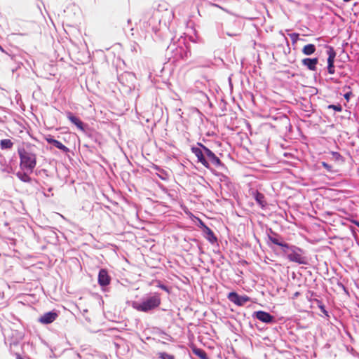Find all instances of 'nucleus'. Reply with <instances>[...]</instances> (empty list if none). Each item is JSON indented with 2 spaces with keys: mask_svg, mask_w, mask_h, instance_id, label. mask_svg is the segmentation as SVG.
<instances>
[{
  "mask_svg": "<svg viewBox=\"0 0 359 359\" xmlns=\"http://www.w3.org/2000/svg\"><path fill=\"white\" fill-rule=\"evenodd\" d=\"M18 154L20 158L21 169L32 172L36 165V154L24 147L18 148Z\"/></svg>",
  "mask_w": 359,
  "mask_h": 359,
  "instance_id": "obj_1",
  "label": "nucleus"
},
{
  "mask_svg": "<svg viewBox=\"0 0 359 359\" xmlns=\"http://www.w3.org/2000/svg\"><path fill=\"white\" fill-rule=\"evenodd\" d=\"M161 304V299L158 296L155 295L151 297L139 304L135 306V309L139 311L147 312L158 307Z\"/></svg>",
  "mask_w": 359,
  "mask_h": 359,
  "instance_id": "obj_2",
  "label": "nucleus"
},
{
  "mask_svg": "<svg viewBox=\"0 0 359 359\" xmlns=\"http://www.w3.org/2000/svg\"><path fill=\"white\" fill-rule=\"evenodd\" d=\"M228 299L236 305L242 306L250 301V298L246 295L239 296L236 292H231L228 294Z\"/></svg>",
  "mask_w": 359,
  "mask_h": 359,
  "instance_id": "obj_3",
  "label": "nucleus"
},
{
  "mask_svg": "<svg viewBox=\"0 0 359 359\" xmlns=\"http://www.w3.org/2000/svg\"><path fill=\"white\" fill-rule=\"evenodd\" d=\"M198 145L203 149L205 156L213 165H215L216 167H219L223 165L221 160L210 149L201 143H198Z\"/></svg>",
  "mask_w": 359,
  "mask_h": 359,
  "instance_id": "obj_4",
  "label": "nucleus"
},
{
  "mask_svg": "<svg viewBox=\"0 0 359 359\" xmlns=\"http://www.w3.org/2000/svg\"><path fill=\"white\" fill-rule=\"evenodd\" d=\"M191 150L192 153L196 156L198 162L201 163L205 168H210V163L206 160L204 151L201 147L200 148L193 147H191Z\"/></svg>",
  "mask_w": 359,
  "mask_h": 359,
  "instance_id": "obj_5",
  "label": "nucleus"
},
{
  "mask_svg": "<svg viewBox=\"0 0 359 359\" xmlns=\"http://www.w3.org/2000/svg\"><path fill=\"white\" fill-rule=\"evenodd\" d=\"M327 71L328 73L330 74H334V58L336 57V52L334 51V48L332 47L329 48V50H327Z\"/></svg>",
  "mask_w": 359,
  "mask_h": 359,
  "instance_id": "obj_6",
  "label": "nucleus"
},
{
  "mask_svg": "<svg viewBox=\"0 0 359 359\" xmlns=\"http://www.w3.org/2000/svg\"><path fill=\"white\" fill-rule=\"evenodd\" d=\"M98 283L102 287L107 286L110 284L111 277L108 274L107 269H102L98 274Z\"/></svg>",
  "mask_w": 359,
  "mask_h": 359,
  "instance_id": "obj_7",
  "label": "nucleus"
},
{
  "mask_svg": "<svg viewBox=\"0 0 359 359\" xmlns=\"http://www.w3.org/2000/svg\"><path fill=\"white\" fill-rule=\"evenodd\" d=\"M57 313L56 312L50 311L44 313L39 318V322L42 324H50L55 320L57 318Z\"/></svg>",
  "mask_w": 359,
  "mask_h": 359,
  "instance_id": "obj_8",
  "label": "nucleus"
},
{
  "mask_svg": "<svg viewBox=\"0 0 359 359\" xmlns=\"http://www.w3.org/2000/svg\"><path fill=\"white\" fill-rule=\"evenodd\" d=\"M67 118L73 124H74L77 127L78 129H79L81 131H85L84 123L82 122V121L79 118L74 116L70 111L67 112Z\"/></svg>",
  "mask_w": 359,
  "mask_h": 359,
  "instance_id": "obj_9",
  "label": "nucleus"
},
{
  "mask_svg": "<svg viewBox=\"0 0 359 359\" xmlns=\"http://www.w3.org/2000/svg\"><path fill=\"white\" fill-rule=\"evenodd\" d=\"M255 317L263 323H271L273 320V316H272L270 313L259 311L255 313Z\"/></svg>",
  "mask_w": 359,
  "mask_h": 359,
  "instance_id": "obj_10",
  "label": "nucleus"
},
{
  "mask_svg": "<svg viewBox=\"0 0 359 359\" xmlns=\"http://www.w3.org/2000/svg\"><path fill=\"white\" fill-rule=\"evenodd\" d=\"M302 63L309 70L315 71L316 69V65L318 63V59L317 57L304 58L302 60Z\"/></svg>",
  "mask_w": 359,
  "mask_h": 359,
  "instance_id": "obj_11",
  "label": "nucleus"
},
{
  "mask_svg": "<svg viewBox=\"0 0 359 359\" xmlns=\"http://www.w3.org/2000/svg\"><path fill=\"white\" fill-rule=\"evenodd\" d=\"M46 140L49 144H53L55 147L63 151L64 152L69 151V149L65 145H64L62 143H61L58 140L53 139L50 135L47 136L46 137Z\"/></svg>",
  "mask_w": 359,
  "mask_h": 359,
  "instance_id": "obj_12",
  "label": "nucleus"
},
{
  "mask_svg": "<svg viewBox=\"0 0 359 359\" xmlns=\"http://www.w3.org/2000/svg\"><path fill=\"white\" fill-rule=\"evenodd\" d=\"M287 258L290 261L294 262L298 264H305L304 258L298 252H292L287 255Z\"/></svg>",
  "mask_w": 359,
  "mask_h": 359,
  "instance_id": "obj_13",
  "label": "nucleus"
},
{
  "mask_svg": "<svg viewBox=\"0 0 359 359\" xmlns=\"http://www.w3.org/2000/svg\"><path fill=\"white\" fill-rule=\"evenodd\" d=\"M203 231L205 234V238L211 243H214L217 241V237L215 236L213 231L207 226L203 224Z\"/></svg>",
  "mask_w": 359,
  "mask_h": 359,
  "instance_id": "obj_14",
  "label": "nucleus"
},
{
  "mask_svg": "<svg viewBox=\"0 0 359 359\" xmlns=\"http://www.w3.org/2000/svg\"><path fill=\"white\" fill-rule=\"evenodd\" d=\"M269 241L275 245H279L283 248H288L289 245L286 243L280 241L281 238H280L276 234L273 233V235H269L268 236Z\"/></svg>",
  "mask_w": 359,
  "mask_h": 359,
  "instance_id": "obj_15",
  "label": "nucleus"
},
{
  "mask_svg": "<svg viewBox=\"0 0 359 359\" xmlns=\"http://www.w3.org/2000/svg\"><path fill=\"white\" fill-rule=\"evenodd\" d=\"M252 195L255 197L257 203L262 207L264 208L266 205V202L265 201V197L263 194L259 192L258 191H252Z\"/></svg>",
  "mask_w": 359,
  "mask_h": 359,
  "instance_id": "obj_16",
  "label": "nucleus"
},
{
  "mask_svg": "<svg viewBox=\"0 0 359 359\" xmlns=\"http://www.w3.org/2000/svg\"><path fill=\"white\" fill-rule=\"evenodd\" d=\"M192 352L201 359H208L205 351L201 348H198L195 346H191Z\"/></svg>",
  "mask_w": 359,
  "mask_h": 359,
  "instance_id": "obj_17",
  "label": "nucleus"
},
{
  "mask_svg": "<svg viewBox=\"0 0 359 359\" xmlns=\"http://www.w3.org/2000/svg\"><path fill=\"white\" fill-rule=\"evenodd\" d=\"M316 46L314 44L305 45L302 48V53L306 55H311L316 52Z\"/></svg>",
  "mask_w": 359,
  "mask_h": 359,
  "instance_id": "obj_18",
  "label": "nucleus"
},
{
  "mask_svg": "<svg viewBox=\"0 0 359 359\" xmlns=\"http://www.w3.org/2000/svg\"><path fill=\"white\" fill-rule=\"evenodd\" d=\"M13 146V143L9 139H4L1 140L0 147L1 149H11Z\"/></svg>",
  "mask_w": 359,
  "mask_h": 359,
  "instance_id": "obj_19",
  "label": "nucleus"
},
{
  "mask_svg": "<svg viewBox=\"0 0 359 359\" xmlns=\"http://www.w3.org/2000/svg\"><path fill=\"white\" fill-rule=\"evenodd\" d=\"M16 175L21 181L24 182H31V177L25 172H18Z\"/></svg>",
  "mask_w": 359,
  "mask_h": 359,
  "instance_id": "obj_20",
  "label": "nucleus"
},
{
  "mask_svg": "<svg viewBox=\"0 0 359 359\" xmlns=\"http://www.w3.org/2000/svg\"><path fill=\"white\" fill-rule=\"evenodd\" d=\"M158 357L161 359H175V356L173 355H170L165 352L158 353Z\"/></svg>",
  "mask_w": 359,
  "mask_h": 359,
  "instance_id": "obj_21",
  "label": "nucleus"
},
{
  "mask_svg": "<svg viewBox=\"0 0 359 359\" xmlns=\"http://www.w3.org/2000/svg\"><path fill=\"white\" fill-rule=\"evenodd\" d=\"M322 165L323 168H325L327 170L331 172L332 171V166L327 164L325 162H322Z\"/></svg>",
  "mask_w": 359,
  "mask_h": 359,
  "instance_id": "obj_22",
  "label": "nucleus"
},
{
  "mask_svg": "<svg viewBox=\"0 0 359 359\" xmlns=\"http://www.w3.org/2000/svg\"><path fill=\"white\" fill-rule=\"evenodd\" d=\"M329 108H332L337 111H340L341 110V107L340 105H330Z\"/></svg>",
  "mask_w": 359,
  "mask_h": 359,
  "instance_id": "obj_23",
  "label": "nucleus"
},
{
  "mask_svg": "<svg viewBox=\"0 0 359 359\" xmlns=\"http://www.w3.org/2000/svg\"><path fill=\"white\" fill-rule=\"evenodd\" d=\"M332 154L334 156V158L337 160L341 158V156L337 152H333Z\"/></svg>",
  "mask_w": 359,
  "mask_h": 359,
  "instance_id": "obj_24",
  "label": "nucleus"
},
{
  "mask_svg": "<svg viewBox=\"0 0 359 359\" xmlns=\"http://www.w3.org/2000/svg\"><path fill=\"white\" fill-rule=\"evenodd\" d=\"M159 287L161 288L162 290L166 291L167 292H169V290H168V288L165 285H160Z\"/></svg>",
  "mask_w": 359,
  "mask_h": 359,
  "instance_id": "obj_25",
  "label": "nucleus"
},
{
  "mask_svg": "<svg viewBox=\"0 0 359 359\" xmlns=\"http://www.w3.org/2000/svg\"><path fill=\"white\" fill-rule=\"evenodd\" d=\"M299 295H300V293L299 292H296L293 295V299L297 298Z\"/></svg>",
  "mask_w": 359,
  "mask_h": 359,
  "instance_id": "obj_26",
  "label": "nucleus"
},
{
  "mask_svg": "<svg viewBox=\"0 0 359 359\" xmlns=\"http://www.w3.org/2000/svg\"><path fill=\"white\" fill-rule=\"evenodd\" d=\"M16 358H17V359H23V358H22V356H21L19 353H17V354H16Z\"/></svg>",
  "mask_w": 359,
  "mask_h": 359,
  "instance_id": "obj_27",
  "label": "nucleus"
},
{
  "mask_svg": "<svg viewBox=\"0 0 359 359\" xmlns=\"http://www.w3.org/2000/svg\"><path fill=\"white\" fill-rule=\"evenodd\" d=\"M348 97H349L348 94V93H347V94H346V95H345V98H346V100H348Z\"/></svg>",
  "mask_w": 359,
  "mask_h": 359,
  "instance_id": "obj_28",
  "label": "nucleus"
},
{
  "mask_svg": "<svg viewBox=\"0 0 359 359\" xmlns=\"http://www.w3.org/2000/svg\"><path fill=\"white\" fill-rule=\"evenodd\" d=\"M355 224L359 227V222H354Z\"/></svg>",
  "mask_w": 359,
  "mask_h": 359,
  "instance_id": "obj_29",
  "label": "nucleus"
}]
</instances>
